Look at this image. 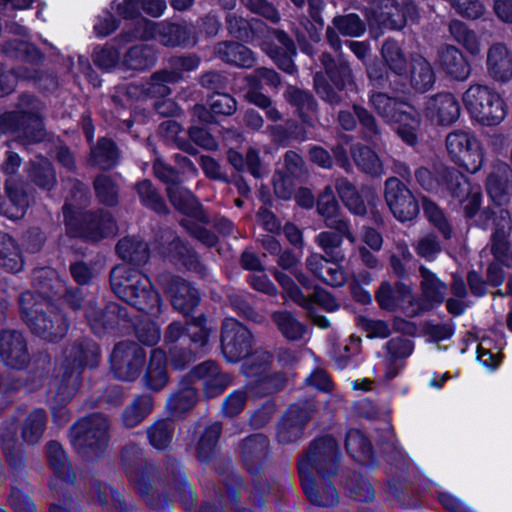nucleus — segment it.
Returning <instances> with one entry per match:
<instances>
[{"mask_svg":"<svg viewBox=\"0 0 512 512\" xmlns=\"http://www.w3.org/2000/svg\"><path fill=\"white\" fill-rule=\"evenodd\" d=\"M338 446L330 436L317 439L308 454L299 461L298 471L305 495L315 505L328 507L337 504L338 493L330 482L321 476L335 472Z\"/></svg>","mask_w":512,"mask_h":512,"instance_id":"obj_1","label":"nucleus"},{"mask_svg":"<svg viewBox=\"0 0 512 512\" xmlns=\"http://www.w3.org/2000/svg\"><path fill=\"white\" fill-rule=\"evenodd\" d=\"M111 286L120 299L139 311L150 315L160 312L161 299L149 278L129 265H118L111 271Z\"/></svg>","mask_w":512,"mask_h":512,"instance_id":"obj_2","label":"nucleus"},{"mask_svg":"<svg viewBox=\"0 0 512 512\" xmlns=\"http://www.w3.org/2000/svg\"><path fill=\"white\" fill-rule=\"evenodd\" d=\"M462 102L471 120L481 126H497L508 114L505 100L487 85H470L462 95Z\"/></svg>","mask_w":512,"mask_h":512,"instance_id":"obj_3","label":"nucleus"},{"mask_svg":"<svg viewBox=\"0 0 512 512\" xmlns=\"http://www.w3.org/2000/svg\"><path fill=\"white\" fill-rule=\"evenodd\" d=\"M370 102L382 118L395 125L396 133L405 143L411 146L417 143L421 121L419 114L411 105L383 93L372 94Z\"/></svg>","mask_w":512,"mask_h":512,"instance_id":"obj_4","label":"nucleus"},{"mask_svg":"<svg viewBox=\"0 0 512 512\" xmlns=\"http://www.w3.org/2000/svg\"><path fill=\"white\" fill-rule=\"evenodd\" d=\"M445 147L450 160L469 173H477L485 162V152L477 136L463 129L449 132L445 138Z\"/></svg>","mask_w":512,"mask_h":512,"instance_id":"obj_5","label":"nucleus"},{"mask_svg":"<svg viewBox=\"0 0 512 512\" xmlns=\"http://www.w3.org/2000/svg\"><path fill=\"white\" fill-rule=\"evenodd\" d=\"M107 429V420L100 415L83 418L71 429V443L78 453L98 457L108 444Z\"/></svg>","mask_w":512,"mask_h":512,"instance_id":"obj_6","label":"nucleus"},{"mask_svg":"<svg viewBox=\"0 0 512 512\" xmlns=\"http://www.w3.org/2000/svg\"><path fill=\"white\" fill-rule=\"evenodd\" d=\"M64 217L67 231L72 236H84L93 241L114 235L116 225L109 214H100L94 216H83L75 213L72 208L66 204L64 206Z\"/></svg>","mask_w":512,"mask_h":512,"instance_id":"obj_7","label":"nucleus"},{"mask_svg":"<svg viewBox=\"0 0 512 512\" xmlns=\"http://www.w3.org/2000/svg\"><path fill=\"white\" fill-rule=\"evenodd\" d=\"M32 299L31 293H25L21 297V309L23 318L35 334L48 341L61 339L67 332L68 325L60 312L51 311L49 315L39 313L38 309H31L26 303Z\"/></svg>","mask_w":512,"mask_h":512,"instance_id":"obj_8","label":"nucleus"},{"mask_svg":"<svg viewBox=\"0 0 512 512\" xmlns=\"http://www.w3.org/2000/svg\"><path fill=\"white\" fill-rule=\"evenodd\" d=\"M385 201L394 215L401 221H411L419 213V205L412 192L397 178L385 182Z\"/></svg>","mask_w":512,"mask_h":512,"instance_id":"obj_9","label":"nucleus"},{"mask_svg":"<svg viewBox=\"0 0 512 512\" xmlns=\"http://www.w3.org/2000/svg\"><path fill=\"white\" fill-rule=\"evenodd\" d=\"M252 336L249 330L233 318L223 323L221 339L222 352L230 362H236L249 353Z\"/></svg>","mask_w":512,"mask_h":512,"instance_id":"obj_10","label":"nucleus"},{"mask_svg":"<svg viewBox=\"0 0 512 512\" xmlns=\"http://www.w3.org/2000/svg\"><path fill=\"white\" fill-rule=\"evenodd\" d=\"M144 352L133 342H123L115 346L110 357L111 369L121 380H133L139 372Z\"/></svg>","mask_w":512,"mask_h":512,"instance_id":"obj_11","label":"nucleus"},{"mask_svg":"<svg viewBox=\"0 0 512 512\" xmlns=\"http://www.w3.org/2000/svg\"><path fill=\"white\" fill-rule=\"evenodd\" d=\"M422 111L428 121L438 126L454 124L461 114L459 102L451 93H438L428 97Z\"/></svg>","mask_w":512,"mask_h":512,"instance_id":"obj_12","label":"nucleus"},{"mask_svg":"<svg viewBox=\"0 0 512 512\" xmlns=\"http://www.w3.org/2000/svg\"><path fill=\"white\" fill-rule=\"evenodd\" d=\"M154 170L157 177L165 182H169L167 193L175 208L187 215L196 214L198 203L189 190L176 182V172L170 168L164 167L160 163L155 164Z\"/></svg>","mask_w":512,"mask_h":512,"instance_id":"obj_13","label":"nucleus"},{"mask_svg":"<svg viewBox=\"0 0 512 512\" xmlns=\"http://www.w3.org/2000/svg\"><path fill=\"white\" fill-rule=\"evenodd\" d=\"M333 261L327 260L320 254L312 253L306 260V265L317 278L324 283L340 287L347 282V275L338 261L344 259V255L337 253L332 257Z\"/></svg>","mask_w":512,"mask_h":512,"instance_id":"obj_14","label":"nucleus"},{"mask_svg":"<svg viewBox=\"0 0 512 512\" xmlns=\"http://www.w3.org/2000/svg\"><path fill=\"white\" fill-rule=\"evenodd\" d=\"M486 190L489 197L497 205L509 202L512 195V169L505 162H495L486 180Z\"/></svg>","mask_w":512,"mask_h":512,"instance_id":"obj_15","label":"nucleus"},{"mask_svg":"<svg viewBox=\"0 0 512 512\" xmlns=\"http://www.w3.org/2000/svg\"><path fill=\"white\" fill-rule=\"evenodd\" d=\"M376 299L381 308L394 311L397 308L404 309L410 316H414L418 313V308L409 309V306L413 305L415 300L412 289L402 283L398 282L395 289L392 288L388 282L382 283L377 294Z\"/></svg>","mask_w":512,"mask_h":512,"instance_id":"obj_16","label":"nucleus"},{"mask_svg":"<svg viewBox=\"0 0 512 512\" xmlns=\"http://www.w3.org/2000/svg\"><path fill=\"white\" fill-rule=\"evenodd\" d=\"M375 21L391 29H401L408 18L414 20L417 16L416 7L406 3L405 9L400 8L394 0H378L373 8Z\"/></svg>","mask_w":512,"mask_h":512,"instance_id":"obj_17","label":"nucleus"},{"mask_svg":"<svg viewBox=\"0 0 512 512\" xmlns=\"http://www.w3.org/2000/svg\"><path fill=\"white\" fill-rule=\"evenodd\" d=\"M445 176L454 182L453 186H447L449 193L463 204L467 216L472 217L481 205L480 188L473 187L468 179L457 170H447Z\"/></svg>","mask_w":512,"mask_h":512,"instance_id":"obj_18","label":"nucleus"},{"mask_svg":"<svg viewBox=\"0 0 512 512\" xmlns=\"http://www.w3.org/2000/svg\"><path fill=\"white\" fill-rule=\"evenodd\" d=\"M199 64L196 56L175 57L171 60L173 71L164 70L155 73L147 91L154 96H166L170 93L166 83H174L181 77V71H191Z\"/></svg>","mask_w":512,"mask_h":512,"instance_id":"obj_19","label":"nucleus"},{"mask_svg":"<svg viewBox=\"0 0 512 512\" xmlns=\"http://www.w3.org/2000/svg\"><path fill=\"white\" fill-rule=\"evenodd\" d=\"M317 210L324 217L328 227L343 233L352 244H355V236L350 232L347 222L339 216V205L331 186L325 187L324 191L320 194Z\"/></svg>","mask_w":512,"mask_h":512,"instance_id":"obj_20","label":"nucleus"},{"mask_svg":"<svg viewBox=\"0 0 512 512\" xmlns=\"http://www.w3.org/2000/svg\"><path fill=\"white\" fill-rule=\"evenodd\" d=\"M192 379L201 383L206 397L212 398L220 393L229 385L230 379L221 374L214 362H204L196 366L192 373Z\"/></svg>","mask_w":512,"mask_h":512,"instance_id":"obj_21","label":"nucleus"},{"mask_svg":"<svg viewBox=\"0 0 512 512\" xmlns=\"http://www.w3.org/2000/svg\"><path fill=\"white\" fill-rule=\"evenodd\" d=\"M19 118L18 112H9L0 116L1 124H8L2 130L16 129L23 131L28 142H38L44 136L42 120L37 113L22 111L21 123L14 125L13 122Z\"/></svg>","mask_w":512,"mask_h":512,"instance_id":"obj_22","label":"nucleus"},{"mask_svg":"<svg viewBox=\"0 0 512 512\" xmlns=\"http://www.w3.org/2000/svg\"><path fill=\"white\" fill-rule=\"evenodd\" d=\"M0 357L12 368H21L27 362L23 337L15 331H4L0 337Z\"/></svg>","mask_w":512,"mask_h":512,"instance_id":"obj_23","label":"nucleus"},{"mask_svg":"<svg viewBox=\"0 0 512 512\" xmlns=\"http://www.w3.org/2000/svg\"><path fill=\"white\" fill-rule=\"evenodd\" d=\"M487 70L490 77L497 82L512 79V54L506 46L497 43L490 47L487 54Z\"/></svg>","mask_w":512,"mask_h":512,"instance_id":"obj_24","label":"nucleus"},{"mask_svg":"<svg viewBox=\"0 0 512 512\" xmlns=\"http://www.w3.org/2000/svg\"><path fill=\"white\" fill-rule=\"evenodd\" d=\"M438 62L447 74L457 80H465L470 74L468 62L456 47H443L439 52Z\"/></svg>","mask_w":512,"mask_h":512,"instance_id":"obj_25","label":"nucleus"},{"mask_svg":"<svg viewBox=\"0 0 512 512\" xmlns=\"http://www.w3.org/2000/svg\"><path fill=\"white\" fill-rule=\"evenodd\" d=\"M273 37L278 42L277 47L272 49L268 43H265L263 50L274 59L280 69L290 74L293 73L295 71V66L291 59V56L295 54L293 42L282 31H273Z\"/></svg>","mask_w":512,"mask_h":512,"instance_id":"obj_26","label":"nucleus"},{"mask_svg":"<svg viewBox=\"0 0 512 512\" xmlns=\"http://www.w3.org/2000/svg\"><path fill=\"white\" fill-rule=\"evenodd\" d=\"M308 418L306 412L304 413L296 407H290L278 427V441L282 444L296 441L300 437L302 427Z\"/></svg>","mask_w":512,"mask_h":512,"instance_id":"obj_27","label":"nucleus"},{"mask_svg":"<svg viewBox=\"0 0 512 512\" xmlns=\"http://www.w3.org/2000/svg\"><path fill=\"white\" fill-rule=\"evenodd\" d=\"M165 363V353L160 349L153 350L144 375V384L148 389L157 391L166 385L168 377Z\"/></svg>","mask_w":512,"mask_h":512,"instance_id":"obj_28","label":"nucleus"},{"mask_svg":"<svg viewBox=\"0 0 512 512\" xmlns=\"http://www.w3.org/2000/svg\"><path fill=\"white\" fill-rule=\"evenodd\" d=\"M435 82V74L431 64L422 56L412 58L410 83L419 92H425L432 88Z\"/></svg>","mask_w":512,"mask_h":512,"instance_id":"obj_29","label":"nucleus"},{"mask_svg":"<svg viewBox=\"0 0 512 512\" xmlns=\"http://www.w3.org/2000/svg\"><path fill=\"white\" fill-rule=\"evenodd\" d=\"M420 274L422 277L421 290L423 299L429 304L442 303L446 297V284L424 266L420 267Z\"/></svg>","mask_w":512,"mask_h":512,"instance_id":"obj_30","label":"nucleus"},{"mask_svg":"<svg viewBox=\"0 0 512 512\" xmlns=\"http://www.w3.org/2000/svg\"><path fill=\"white\" fill-rule=\"evenodd\" d=\"M169 292L174 308L183 314H188L199 302L197 290L185 281L177 282Z\"/></svg>","mask_w":512,"mask_h":512,"instance_id":"obj_31","label":"nucleus"},{"mask_svg":"<svg viewBox=\"0 0 512 512\" xmlns=\"http://www.w3.org/2000/svg\"><path fill=\"white\" fill-rule=\"evenodd\" d=\"M216 53L225 62L239 67H251L254 62L252 52L239 43H220Z\"/></svg>","mask_w":512,"mask_h":512,"instance_id":"obj_32","label":"nucleus"},{"mask_svg":"<svg viewBox=\"0 0 512 512\" xmlns=\"http://www.w3.org/2000/svg\"><path fill=\"white\" fill-rule=\"evenodd\" d=\"M496 226L497 228L492 235V252L497 260L503 261L508 251L506 237L511 230V219L508 211H499V221Z\"/></svg>","mask_w":512,"mask_h":512,"instance_id":"obj_33","label":"nucleus"},{"mask_svg":"<svg viewBox=\"0 0 512 512\" xmlns=\"http://www.w3.org/2000/svg\"><path fill=\"white\" fill-rule=\"evenodd\" d=\"M0 267L13 273L22 269L18 247L7 234H0Z\"/></svg>","mask_w":512,"mask_h":512,"instance_id":"obj_34","label":"nucleus"},{"mask_svg":"<svg viewBox=\"0 0 512 512\" xmlns=\"http://www.w3.org/2000/svg\"><path fill=\"white\" fill-rule=\"evenodd\" d=\"M155 63V53L148 45H136L124 56L123 64L127 69L145 70Z\"/></svg>","mask_w":512,"mask_h":512,"instance_id":"obj_35","label":"nucleus"},{"mask_svg":"<svg viewBox=\"0 0 512 512\" xmlns=\"http://www.w3.org/2000/svg\"><path fill=\"white\" fill-rule=\"evenodd\" d=\"M451 170L450 168H442L438 171L437 177L426 168H419L416 171V179L418 183L427 191L432 192H449L447 186H453L454 182L449 177L445 176V172Z\"/></svg>","mask_w":512,"mask_h":512,"instance_id":"obj_36","label":"nucleus"},{"mask_svg":"<svg viewBox=\"0 0 512 512\" xmlns=\"http://www.w3.org/2000/svg\"><path fill=\"white\" fill-rule=\"evenodd\" d=\"M117 253L124 259L135 264H142L148 260V248L147 245L139 240L132 238H124L117 244Z\"/></svg>","mask_w":512,"mask_h":512,"instance_id":"obj_37","label":"nucleus"},{"mask_svg":"<svg viewBox=\"0 0 512 512\" xmlns=\"http://www.w3.org/2000/svg\"><path fill=\"white\" fill-rule=\"evenodd\" d=\"M339 197L347 209L355 214L363 216L366 214V206L356 191L355 187L346 179H339L336 183Z\"/></svg>","mask_w":512,"mask_h":512,"instance_id":"obj_38","label":"nucleus"},{"mask_svg":"<svg viewBox=\"0 0 512 512\" xmlns=\"http://www.w3.org/2000/svg\"><path fill=\"white\" fill-rule=\"evenodd\" d=\"M153 408L152 398L142 395L136 398L123 412V423L127 427H134L140 423Z\"/></svg>","mask_w":512,"mask_h":512,"instance_id":"obj_39","label":"nucleus"},{"mask_svg":"<svg viewBox=\"0 0 512 512\" xmlns=\"http://www.w3.org/2000/svg\"><path fill=\"white\" fill-rule=\"evenodd\" d=\"M47 456L52 469L64 481H73L74 476L69 477L70 463L63 447L55 441L48 444Z\"/></svg>","mask_w":512,"mask_h":512,"instance_id":"obj_40","label":"nucleus"},{"mask_svg":"<svg viewBox=\"0 0 512 512\" xmlns=\"http://www.w3.org/2000/svg\"><path fill=\"white\" fill-rule=\"evenodd\" d=\"M46 423L45 412L41 409L34 410L25 419L22 426V436L27 443H37L41 438Z\"/></svg>","mask_w":512,"mask_h":512,"instance_id":"obj_41","label":"nucleus"},{"mask_svg":"<svg viewBox=\"0 0 512 512\" xmlns=\"http://www.w3.org/2000/svg\"><path fill=\"white\" fill-rule=\"evenodd\" d=\"M449 30L454 39L462 44L469 53L479 54L480 41L475 32L469 30L466 25L458 20L451 21Z\"/></svg>","mask_w":512,"mask_h":512,"instance_id":"obj_42","label":"nucleus"},{"mask_svg":"<svg viewBox=\"0 0 512 512\" xmlns=\"http://www.w3.org/2000/svg\"><path fill=\"white\" fill-rule=\"evenodd\" d=\"M272 319L276 323L283 336L289 340L300 339L305 332L304 326L289 312H275L272 315Z\"/></svg>","mask_w":512,"mask_h":512,"instance_id":"obj_43","label":"nucleus"},{"mask_svg":"<svg viewBox=\"0 0 512 512\" xmlns=\"http://www.w3.org/2000/svg\"><path fill=\"white\" fill-rule=\"evenodd\" d=\"M352 154L357 166L364 172L371 175H380L382 173L381 161L370 148L364 146L356 147Z\"/></svg>","mask_w":512,"mask_h":512,"instance_id":"obj_44","label":"nucleus"},{"mask_svg":"<svg viewBox=\"0 0 512 512\" xmlns=\"http://www.w3.org/2000/svg\"><path fill=\"white\" fill-rule=\"evenodd\" d=\"M161 42L166 46L190 45L195 41L191 38L190 30L178 24H170L160 32Z\"/></svg>","mask_w":512,"mask_h":512,"instance_id":"obj_45","label":"nucleus"},{"mask_svg":"<svg viewBox=\"0 0 512 512\" xmlns=\"http://www.w3.org/2000/svg\"><path fill=\"white\" fill-rule=\"evenodd\" d=\"M382 57L395 74L401 75L405 71L406 59L396 42L389 40L383 44Z\"/></svg>","mask_w":512,"mask_h":512,"instance_id":"obj_46","label":"nucleus"},{"mask_svg":"<svg viewBox=\"0 0 512 512\" xmlns=\"http://www.w3.org/2000/svg\"><path fill=\"white\" fill-rule=\"evenodd\" d=\"M117 158V151L114 144L106 139L101 138L97 147L92 150V161L101 168H110L114 165Z\"/></svg>","mask_w":512,"mask_h":512,"instance_id":"obj_47","label":"nucleus"},{"mask_svg":"<svg viewBox=\"0 0 512 512\" xmlns=\"http://www.w3.org/2000/svg\"><path fill=\"white\" fill-rule=\"evenodd\" d=\"M274 276L276 280L279 282V284L282 286L284 294L287 297H289L297 304L307 308L308 310L311 309L313 301L306 298L303 295V293L300 291V289L296 286V284L288 275L279 271H275Z\"/></svg>","mask_w":512,"mask_h":512,"instance_id":"obj_48","label":"nucleus"},{"mask_svg":"<svg viewBox=\"0 0 512 512\" xmlns=\"http://www.w3.org/2000/svg\"><path fill=\"white\" fill-rule=\"evenodd\" d=\"M172 423L168 421H158L149 430L148 437L151 445L158 449L163 450L167 448L171 442Z\"/></svg>","mask_w":512,"mask_h":512,"instance_id":"obj_49","label":"nucleus"},{"mask_svg":"<svg viewBox=\"0 0 512 512\" xmlns=\"http://www.w3.org/2000/svg\"><path fill=\"white\" fill-rule=\"evenodd\" d=\"M29 173L31 178L41 187L50 188L54 183V171L50 162L45 158H39L36 162H33Z\"/></svg>","mask_w":512,"mask_h":512,"instance_id":"obj_50","label":"nucleus"},{"mask_svg":"<svg viewBox=\"0 0 512 512\" xmlns=\"http://www.w3.org/2000/svg\"><path fill=\"white\" fill-rule=\"evenodd\" d=\"M321 61L327 74L336 86L342 88L350 82V69L347 65L340 63L337 66L335 61L328 54H323Z\"/></svg>","mask_w":512,"mask_h":512,"instance_id":"obj_51","label":"nucleus"},{"mask_svg":"<svg viewBox=\"0 0 512 512\" xmlns=\"http://www.w3.org/2000/svg\"><path fill=\"white\" fill-rule=\"evenodd\" d=\"M334 26L346 36L358 37L365 31V25L356 14L335 17Z\"/></svg>","mask_w":512,"mask_h":512,"instance_id":"obj_52","label":"nucleus"},{"mask_svg":"<svg viewBox=\"0 0 512 512\" xmlns=\"http://www.w3.org/2000/svg\"><path fill=\"white\" fill-rule=\"evenodd\" d=\"M137 192L139 194L141 202L145 206L159 213L165 210V204L163 200L158 195V193L156 192V190L153 188L152 184L149 181L144 180L140 182L137 185Z\"/></svg>","mask_w":512,"mask_h":512,"instance_id":"obj_53","label":"nucleus"},{"mask_svg":"<svg viewBox=\"0 0 512 512\" xmlns=\"http://www.w3.org/2000/svg\"><path fill=\"white\" fill-rule=\"evenodd\" d=\"M197 400L196 390L192 387H184L169 400V406L174 414H180L195 404Z\"/></svg>","mask_w":512,"mask_h":512,"instance_id":"obj_54","label":"nucleus"},{"mask_svg":"<svg viewBox=\"0 0 512 512\" xmlns=\"http://www.w3.org/2000/svg\"><path fill=\"white\" fill-rule=\"evenodd\" d=\"M423 209L429 221L432 222L439 229V231L444 235V237H450V225L447 222L443 212L438 208V206L435 203L425 199L423 201Z\"/></svg>","mask_w":512,"mask_h":512,"instance_id":"obj_55","label":"nucleus"},{"mask_svg":"<svg viewBox=\"0 0 512 512\" xmlns=\"http://www.w3.org/2000/svg\"><path fill=\"white\" fill-rule=\"evenodd\" d=\"M358 325L368 338H386L390 335V328L383 320L360 317Z\"/></svg>","mask_w":512,"mask_h":512,"instance_id":"obj_56","label":"nucleus"},{"mask_svg":"<svg viewBox=\"0 0 512 512\" xmlns=\"http://www.w3.org/2000/svg\"><path fill=\"white\" fill-rule=\"evenodd\" d=\"M95 190L97 196L101 200V202L114 205L117 201V189L112 180L105 176L101 175L95 180Z\"/></svg>","mask_w":512,"mask_h":512,"instance_id":"obj_57","label":"nucleus"},{"mask_svg":"<svg viewBox=\"0 0 512 512\" xmlns=\"http://www.w3.org/2000/svg\"><path fill=\"white\" fill-rule=\"evenodd\" d=\"M220 430L221 428L218 423H214L206 429L198 445L200 458L204 459L214 451L220 435Z\"/></svg>","mask_w":512,"mask_h":512,"instance_id":"obj_58","label":"nucleus"},{"mask_svg":"<svg viewBox=\"0 0 512 512\" xmlns=\"http://www.w3.org/2000/svg\"><path fill=\"white\" fill-rule=\"evenodd\" d=\"M209 106L213 114L231 115L236 110V101L228 94L217 93L210 98Z\"/></svg>","mask_w":512,"mask_h":512,"instance_id":"obj_59","label":"nucleus"},{"mask_svg":"<svg viewBox=\"0 0 512 512\" xmlns=\"http://www.w3.org/2000/svg\"><path fill=\"white\" fill-rule=\"evenodd\" d=\"M6 190L9 200L15 206L16 211L11 213L5 211V213H7L10 218L18 219L24 215L25 207L28 204L26 195L14 187L11 179H8L6 182Z\"/></svg>","mask_w":512,"mask_h":512,"instance_id":"obj_60","label":"nucleus"},{"mask_svg":"<svg viewBox=\"0 0 512 512\" xmlns=\"http://www.w3.org/2000/svg\"><path fill=\"white\" fill-rule=\"evenodd\" d=\"M345 445L347 450L354 456L358 453L369 454L370 446L365 436L359 430L352 429L347 432Z\"/></svg>","mask_w":512,"mask_h":512,"instance_id":"obj_61","label":"nucleus"},{"mask_svg":"<svg viewBox=\"0 0 512 512\" xmlns=\"http://www.w3.org/2000/svg\"><path fill=\"white\" fill-rule=\"evenodd\" d=\"M2 447L6 458L8 461H11L12 457L16 453H20V445L16 438V427L14 424L6 427L0 435Z\"/></svg>","mask_w":512,"mask_h":512,"instance_id":"obj_62","label":"nucleus"},{"mask_svg":"<svg viewBox=\"0 0 512 512\" xmlns=\"http://www.w3.org/2000/svg\"><path fill=\"white\" fill-rule=\"evenodd\" d=\"M119 61V52L113 44H107L95 52L94 62L103 69L114 67Z\"/></svg>","mask_w":512,"mask_h":512,"instance_id":"obj_63","label":"nucleus"},{"mask_svg":"<svg viewBox=\"0 0 512 512\" xmlns=\"http://www.w3.org/2000/svg\"><path fill=\"white\" fill-rule=\"evenodd\" d=\"M459 14L476 19L483 15L484 7L479 0H449Z\"/></svg>","mask_w":512,"mask_h":512,"instance_id":"obj_64","label":"nucleus"}]
</instances>
